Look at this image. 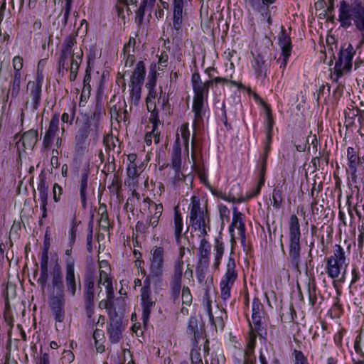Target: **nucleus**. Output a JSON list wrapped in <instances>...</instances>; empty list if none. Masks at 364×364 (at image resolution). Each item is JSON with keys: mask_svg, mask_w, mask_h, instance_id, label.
Listing matches in <instances>:
<instances>
[{"mask_svg": "<svg viewBox=\"0 0 364 364\" xmlns=\"http://www.w3.org/2000/svg\"><path fill=\"white\" fill-rule=\"evenodd\" d=\"M96 277L92 273H87L85 277V289L87 292H94Z\"/></svg>", "mask_w": 364, "mask_h": 364, "instance_id": "obj_44", "label": "nucleus"}, {"mask_svg": "<svg viewBox=\"0 0 364 364\" xmlns=\"http://www.w3.org/2000/svg\"><path fill=\"white\" fill-rule=\"evenodd\" d=\"M224 243L223 242V241L220 240L219 238H215L214 245V250L215 251V261L213 263V267L215 269H218L220 264V260L224 254Z\"/></svg>", "mask_w": 364, "mask_h": 364, "instance_id": "obj_31", "label": "nucleus"}, {"mask_svg": "<svg viewBox=\"0 0 364 364\" xmlns=\"http://www.w3.org/2000/svg\"><path fill=\"white\" fill-rule=\"evenodd\" d=\"M191 364H203L200 353L198 350L191 352Z\"/></svg>", "mask_w": 364, "mask_h": 364, "instance_id": "obj_57", "label": "nucleus"}, {"mask_svg": "<svg viewBox=\"0 0 364 364\" xmlns=\"http://www.w3.org/2000/svg\"><path fill=\"white\" fill-rule=\"evenodd\" d=\"M16 295V287L12 284L8 283L3 291V296L5 299L6 305L9 304V299L14 298Z\"/></svg>", "mask_w": 364, "mask_h": 364, "instance_id": "obj_43", "label": "nucleus"}, {"mask_svg": "<svg viewBox=\"0 0 364 364\" xmlns=\"http://www.w3.org/2000/svg\"><path fill=\"white\" fill-rule=\"evenodd\" d=\"M222 198L225 200L231 201L233 203H241L245 200V199L242 197H241V196L237 197L235 196H233L231 193V192L230 193L228 196H222Z\"/></svg>", "mask_w": 364, "mask_h": 364, "instance_id": "obj_64", "label": "nucleus"}, {"mask_svg": "<svg viewBox=\"0 0 364 364\" xmlns=\"http://www.w3.org/2000/svg\"><path fill=\"white\" fill-rule=\"evenodd\" d=\"M338 21L343 29L354 26L360 33L358 47L364 44V2L362 0H341L338 6Z\"/></svg>", "mask_w": 364, "mask_h": 364, "instance_id": "obj_1", "label": "nucleus"}, {"mask_svg": "<svg viewBox=\"0 0 364 364\" xmlns=\"http://www.w3.org/2000/svg\"><path fill=\"white\" fill-rule=\"evenodd\" d=\"M76 114V105L73 104L68 110L61 116V120L63 123L71 125L73 122Z\"/></svg>", "mask_w": 364, "mask_h": 364, "instance_id": "obj_38", "label": "nucleus"}, {"mask_svg": "<svg viewBox=\"0 0 364 364\" xmlns=\"http://www.w3.org/2000/svg\"><path fill=\"white\" fill-rule=\"evenodd\" d=\"M293 354L295 358V364H309L307 358L301 351L295 349Z\"/></svg>", "mask_w": 364, "mask_h": 364, "instance_id": "obj_54", "label": "nucleus"}, {"mask_svg": "<svg viewBox=\"0 0 364 364\" xmlns=\"http://www.w3.org/2000/svg\"><path fill=\"white\" fill-rule=\"evenodd\" d=\"M205 299H206V308H207V312L209 317V320L212 325L215 326V328H218L220 330H223L225 326V322L223 321V318L222 316H217L214 318L213 313H212V309H211V301L210 300L208 297V291L205 293Z\"/></svg>", "mask_w": 364, "mask_h": 364, "instance_id": "obj_28", "label": "nucleus"}, {"mask_svg": "<svg viewBox=\"0 0 364 364\" xmlns=\"http://www.w3.org/2000/svg\"><path fill=\"white\" fill-rule=\"evenodd\" d=\"M149 121L153 124L154 131L158 129V125L160 123L159 112L157 109L150 112Z\"/></svg>", "mask_w": 364, "mask_h": 364, "instance_id": "obj_55", "label": "nucleus"}, {"mask_svg": "<svg viewBox=\"0 0 364 364\" xmlns=\"http://www.w3.org/2000/svg\"><path fill=\"white\" fill-rule=\"evenodd\" d=\"M113 299H108V305L107 308V311L109 316V319L115 318L116 317H121L117 312L116 308L114 305V302L112 301Z\"/></svg>", "mask_w": 364, "mask_h": 364, "instance_id": "obj_52", "label": "nucleus"}, {"mask_svg": "<svg viewBox=\"0 0 364 364\" xmlns=\"http://www.w3.org/2000/svg\"><path fill=\"white\" fill-rule=\"evenodd\" d=\"M190 222L192 228L200 232V237L207 235L210 230L209 216L201 209L200 200L196 196L191 198Z\"/></svg>", "mask_w": 364, "mask_h": 364, "instance_id": "obj_4", "label": "nucleus"}, {"mask_svg": "<svg viewBox=\"0 0 364 364\" xmlns=\"http://www.w3.org/2000/svg\"><path fill=\"white\" fill-rule=\"evenodd\" d=\"M149 277L159 280L164 272V249L162 247H154L150 252Z\"/></svg>", "mask_w": 364, "mask_h": 364, "instance_id": "obj_9", "label": "nucleus"}, {"mask_svg": "<svg viewBox=\"0 0 364 364\" xmlns=\"http://www.w3.org/2000/svg\"><path fill=\"white\" fill-rule=\"evenodd\" d=\"M174 230V235L177 242H179L183 228V223L181 214L178 207L174 208L173 221L171 223Z\"/></svg>", "mask_w": 364, "mask_h": 364, "instance_id": "obj_26", "label": "nucleus"}, {"mask_svg": "<svg viewBox=\"0 0 364 364\" xmlns=\"http://www.w3.org/2000/svg\"><path fill=\"white\" fill-rule=\"evenodd\" d=\"M355 53V50L350 43H346L341 46L334 67L336 80L351 70Z\"/></svg>", "mask_w": 364, "mask_h": 364, "instance_id": "obj_6", "label": "nucleus"}, {"mask_svg": "<svg viewBox=\"0 0 364 364\" xmlns=\"http://www.w3.org/2000/svg\"><path fill=\"white\" fill-rule=\"evenodd\" d=\"M267 168V163L265 161H262L260 164V171H259V181L258 182L257 186L253 190V191L247 195V198H252L257 195H258L260 192L262 186L264 183V175Z\"/></svg>", "mask_w": 364, "mask_h": 364, "instance_id": "obj_30", "label": "nucleus"}, {"mask_svg": "<svg viewBox=\"0 0 364 364\" xmlns=\"http://www.w3.org/2000/svg\"><path fill=\"white\" fill-rule=\"evenodd\" d=\"M279 44L282 49V53H289L291 51V43L289 36H288L284 31L279 37Z\"/></svg>", "mask_w": 364, "mask_h": 364, "instance_id": "obj_34", "label": "nucleus"}, {"mask_svg": "<svg viewBox=\"0 0 364 364\" xmlns=\"http://www.w3.org/2000/svg\"><path fill=\"white\" fill-rule=\"evenodd\" d=\"M186 333L189 336H193L196 341L200 337V333L198 326V320L196 317L191 316L188 319Z\"/></svg>", "mask_w": 364, "mask_h": 364, "instance_id": "obj_33", "label": "nucleus"}, {"mask_svg": "<svg viewBox=\"0 0 364 364\" xmlns=\"http://www.w3.org/2000/svg\"><path fill=\"white\" fill-rule=\"evenodd\" d=\"M21 75H14L13 79L10 82V86L8 91V95H11V96L14 98L16 97L20 92L21 90Z\"/></svg>", "mask_w": 364, "mask_h": 364, "instance_id": "obj_32", "label": "nucleus"}, {"mask_svg": "<svg viewBox=\"0 0 364 364\" xmlns=\"http://www.w3.org/2000/svg\"><path fill=\"white\" fill-rule=\"evenodd\" d=\"M347 158L348 166L350 170V175L353 181L357 178L356 172L358 166L361 164L360 159L358 156L356 151L353 147H348L347 149Z\"/></svg>", "mask_w": 364, "mask_h": 364, "instance_id": "obj_22", "label": "nucleus"}, {"mask_svg": "<svg viewBox=\"0 0 364 364\" xmlns=\"http://www.w3.org/2000/svg\"><path fill=\"white\" fill-rule=\"evenodd\" d=\"M148 0H143L139 7V9L136 11V18L135 21L139 25L141 24L144 19V16L145 14V8L147 6Z\"/></svg>", "mask_w": 364, "mask_h": 364, "instance_id": "obj_45", "label": "nucleus"}, {"mask_svg": "<svg viewBox=\"0 0 364 364\" xmlns=\"http://www.w3.org/2000/svg\"><path fill=\"white\" fill-rule=\"evenodd\" d=\"M291 54L289 53H282L281 57L278 59V63H280L279 68L282 69V73L287 67V62L290 57Z\"/></svg>", "mask_w": 364, "mask_h": 364, "instance_id": "obj_59", "label": "nucleus"}, {"mask_svg": "<svg viewBox=\"0 0 364 364\" xmlns=\"http://www.w3.org/2000/svg\"><path fill=\"white\" fill-rule=\"evenodd\" d=\"M144 201L149 203V210L151 215L152 217H156V218L159 220L163 211L162 204H156L151 201V200L149 198H145Z\"/></svg>", "mask_w": 364, "mask_h": 364, "instance_id": "obj_37", "label": "nucleus"}, {"mask_svg": "<svg viewBox=\"0 0 364 364\" xmlns=\"http://www.w3.org/2000/svg\"><path fill=\"white\" fill-rule=\"evenodd\" d=\"M235 259L230 256L226 266V272L220 284L221 298L223 301H226L230 298L231 288L237 277V272L235 270Z\"/></svg>", "mask_w": 364, "mask_h": 364, "instance_id": "obj_8", "label": "nucleus"}, {"mask_svg": "<svg viewBox=\"0 0 364 364\" xmlns=\"http://www.w3.org/2000/svg\"><path fill=\"white\" fill-rule=\"evenodd\" d=\"M171 297L175 301L178 299L181 289V279L171 278Z\"/></svg>", "mask_w": 364, "mask_h": 364, "instance_id": "obj_39", "label": "nucleus"}, {"mask_svg": "<svg viewBox=\"0 0 364 364\" xmlns=\"http://www.w3.org/2000/svg\"><path fill=\"white\" fill-rule=\"evenodd\" d=\"M191 82L194 93L193 97L207 100L208 96V89L205 84H203L198 73H194L192 75Z\"/></svg>", "mask_w": 364, "mask_h": 364, "instance_id": "obj_20", "label": "nucleus"}, {"mask_svg": "<svg viewBox=\"0 0 364 364\" xmlns=\"http://www.w3.org/2000/svg\"><path fill=\"white\" fill-rule=\"evenodd\" d=\"M232 226L237 228L239 231L245 229V223L242 221V214L240 212H238L236 208L233 211L232 221L230 226V231H231V228Z\"/></svg>", "mask_w": 364, "mask_h": 364, "instance_id": "obj_36", "label": "nucleus"}, {"mask_svg": "<svg viewBox=\"0 0 364 364\" xmlns=\"http://www.w3.org/2000/svg\"><path fill=\"white\" fill-rule=\"evenodd\" d=\"M151 294V289L147 287L141 289L142 319L144 325L149 321L151 311L155 306V301H153Z\"/></svg>", "mask_w": 364, "mask_h": 364, "instance_id": "obj_18", "label": "nucleus"}, {"mask_svg": "<svg viewBox=\"0 0 364 364\" xmlns=\"http://www.w3.org/2000/svg\"><path fill=\"white\" fill-rule=\"evenodd\" d=\"M77 228L73 225L69 231V245L73 246L76 239Z\"/></svg>", "mask_w": 364, "mask_h": 364, "instance_id": "obj_63", "label": "nucleus"}, {"mask_svg": "<svg viewBox=\"0 0 364 364\" xmlns=\"http://www.w3.org/2000/svg\"><path fill=\"white\" fill-rule=\"evenodd\" d=\"M77 50H81V48L77 46L75 36L70 35L66 37L63 43V48L59 58L61 60L62 66L63 65V60L67 62V60H71L75 57Z\"/></svg>", "mask_w": 364, "mask_h": 364, "instance_id": "obj_16", "label": "nucleus"}, {"mask_svg": "<svg viewBox=\"0 0 364 364\" xmlns=\"http://www.w3.org/2000/svg\"><path fill=\"white\" fill-rule=\"evenodd\" d=\"M136 0H119L117 4L116 5V9L117 10L118 16L122 15L121 10L122 9V6H129L136 4Z\"/></svg>", "mask_w": 364, "mask_h": 364, "instance_id": "obj_58", "label": "nucleus"}, {"mask_svg": "<svg viewBox=\"0 0 364 364\" xmlns=\"http://www.w3.org/2000/svg\"><path fill=\"white\" fill-rule=\"evenodd\" d=\"M183 262L181 259H178L174 264V272L172 278L181 279L183 275Z\"/></svg>", "mask_w": 364, "mask_h": 364, "instance_id": "obj_47", "label": "nucleus"}, {"mask_svg": "<svg viewBox=\"0 0 364 364\" xmlns=\"http://www.w3.org/2000/svg\"><path fill=\"white\" fill-rule=\"evenodd\" d=\"M88 176L89 170L85 168L82 169L78 186L80 200L83 206L86 205L87 196L88 193Z\"/></svg>", "mask_w": 364, "mask_h": 364, "instance_id": "obj_23", "label": "nucleus"}, {"mask_svg": "<svg viewBox=\"0 0 364 364\" xmlns=\"http://www.w3.org/2000/svg\"><path fill=\"white\" fill-rule=\"evenodd\" d=\"M74 358L75 355L71 350H68L63 351L62 357L63 362L71 363L74 360Z\"/></svg>", "mask_w": 364, "mask_h": 364, "instance_id": "obj_61", "label": "nucleus"}, {"mask_svg": "<svg viewBox=\"0 0 364 364\" xmlns=\"http://www.w3.org/2000/svg\"><path fill=\"white\" fill-rule=\"evenodd\" d=\"M191 0H173V28L178 34L182 31L183 11Z\"/></svg>", "mask_w": 364, "mask_h": 364, "instance_id": "obj_17", "label": "nucleus"}, {"mask_svg": "<svg viewBox=\"0 0 364 364\" xmlns=\"http://www.w3.org/2000/svg\"><path fill=\"white\" fill-rule=\"evenodd\" d=\"M73 261H68L65 268V287L67 292L71 296H75L77 289H81V283L79 275L75 274V267H73Z\"/></svg>", "mask_w": 364, "mask_h": 364, "instance_id": "obj_11", "label": "nucleus"}, {"mask_svg": "<svg viewBox=\"0 0 364 364\" xmlns=\"http://www.w3.org/2000/svg\"><path fill=\"white\" fill-rule=\"evenodd\" d=\"M124 330L125 326L123 325L122 317L115 316V318L109 319V323L107 326L109 341L113 344L119 343Z\"/></svg>", "mask_w": 364, "mask_h": 364, "instance_id": "obj_15", "label": "nucleus"}, {"mask_svg": "<svg viewBox=\"0 0 364 364\" xmlns=\"http://www.w3.org/2000/svg\"><path fill=\"white\" fill-rule=\"evenodd\" d=\"M48 278V269H41V274L37 282L41 285V289L43 291L46 288Z\"/></svg>", "mask_w": 364, "mask_h": 364, "instance_id": "obj_50", "label": "nucleus"}, {"mask_svg": "<svg viewBox=\"0 0 364 364\" xmlns=\"http://www.w3.org/2000/svg\"><path fill=\"white\" fill-rule=\"evenodd\" d=\"M83 53L82 50H77L75 57L70 60V71L77 72L80 64L82 60Z\"/></svg>", "mask_w": 364, "mask_h": 364, "instance_id": "obj_42", "label": "nucleus"}, {"mask_svg": "<svg viewBox=\"0 0 364 364\" xmlns=\"http://www.w3.org/2000/svg\"><path fill=\"white\" fill-rule=\"evenodd\" d=\"M261 103L264 105V107L266 109V114H267V119H266V129H267V134H272V129H273V118L271 114V109L267 105L265 104V102L262 100L259 99Z\"/></svg>", "mask_w": 364, "mask_h": 364, "instance_id": "obj_40", "label": "nucleus"}, {"mask_svg": "<svg viewBox=\"0 0 364 364\" xmlns=\"http://www.w3.org/2000/svg\"><path fill=\"white\" fill-rule=\"evenodd\" d=\"M53 192L54 200L55 202L59 201L60 196L63 192V188L58 183H55L53 188Z\"/></svg>", "mask_w": 364, "mask_h": 364, "instance_id": "obj_62", "label": "nucleus"}, {"mask_svg": "<svg viewBox=\"0 0 364 364\" xmlns=\"http://www.w3.org/2000/svg\"><path fill=\"white\" fill-rule=\"evenodd\" d=\"M289 257L292 267L299 271L301 262V231L299 219L296 215H291L289 218Z\"/></svg>", "mask_w": 364, "mask_h": 364, "instance_id": "obj_2", "label": "nucleus"}, {"mask_svg": "<svg viewBox=\"0 0 364 364\" xmlns=\"http://www.w3.org/2000/svg\"><path fill=\"white\" fill-rule=\"evenodd\" d=\"M94 128H92V124L90 119H87L82 124L79 126L77 132L75 136V148L77 151H82L86 149V141L90 133L93 134ZM96 139L95 137H94Z\"/></svg>", "mask_w": 364, "mask_h": 364, "instance_id": "obj_13", "label": "nucleus"}, {"mask_svg": "<svg viewBox=\"0 0 364 364\" xmlns=\"http://www.w3.org/2000/svg\"><path fill=\"white\" fill-rule=\"evenodd\" d=\"M65 299L63 294L53 296L50 303V308L55 316L56 321L62 322L65 318Z\"/></svg>", "mask_w": 364, "mask_h": 364, "instance_id": "obj_21", "label": "nucleus"}, {"mask_svg": "<svg viewBox=\"0 0 364 364\" xmlns=\"http://www.w3.org/2000/svg\"><path fill=\"white\" fill-rule=\"evenodd\" d=\"M171 166L173 169L181 168V147L178 142V138L175 141L171 152Z\"/></svg>", "mask_w": 364, "mask_h": 364, "instance_id": "obj_29", "label": "nucleus"}, {"mask_svg": "<svg viewBox=\"0 0 364 364\" xmlns=\"http://www.w3.org/2000/svg\"><path fill=\"white\" fill-rule=\"evenodd\" d=\"M103 114H105V110L103 109L102 102L101 97H97L96 98L95 106L93 111V113L91 116V118L95 120L94 124V131L93 134L95 138H98L99 136V129L100 124L99 121L102 117Z\"/></svg>", "mask_w": 364, "mask_h": 364, "instance_id": "obj_24", "label": "nucleus"}, {"mask_svg": "<svg viewBox=\"0 0 364 364\" xmlns=\"http://www.w3.org/2000/svg\"><path fill=\"white\" fill-rule=\"evenodd\" d=\"M146 75L145 65L143 61H139L130 77L132 100L137 104L141 98V87Z\"/></svg>", "mask_w": 364, "mask_h": 364, "instance_id": "obj_7", "label": "nucleus"}, {"mask_svg": "<svg viewBox=\"0 0 364 364\" xmlns=\"http://www.w3.org/2000/svg\"><path fill=\"white\" fill-rule=\"evenodd\" d=\"M256 358L252 353L245 351L243 364H255Z\"/></svg>", "mask_w": 364, "mask_h": 364, "instance_id": "obj_60", "label": "nucleus"}, {"mask_svg": "<svg viewBox=\"0 0 364 364\" xmlns=\"http://www.w3.org/2000/svg\"><path fill=\"white\" fill-rule=\"evenodd\" d=\"M254 58L252 61V67L257 77L264 79L267 76L270 63L272 60L271 50L268 46H260L256 54L252 53Z\"/></svg>", "mask_w": 364, "mask_h": 364, "instance_id": "obj_5", "label": "nucleus"}, {"mask_svg": "<svg viewBox=\"0 0 364 364\" xmlns=\"http://www.w3.org/2000/svg\"><path fill=\"white\" fill-rule=\"evenodd\" d=\"M211 245L208 241L203 237L200 241L198 256L210 257Z\"/></svg>", "mask_w": 364, "mask_h": 364, "instance_id": "obj_41", "label": "nucleus"}, {"mask_svg": "<svg viewBox=\"0 0 364 364\" xmlns=\"http://www.w3.org/2000/svg\"><path fill=\"white\" fill-rule=\"evenodd\" d=\"M205 99L193 98L192 110L194 112L195 121L193 127H195L196 122L203 120V117L205 115V109L204 107Z\"/></svg>", "mask_w": 364, "mask_h": 364, "instance_id": "obj_27", "label": "nucleus"}, {"mask_svg": "<svg viewBox=\"0 0 364 364\" xmlns=\"http://www.w3.org/2000/svg\"><path fill=\"white\" fill-rule=\"evenodd\" d=\"M181 299L183 304L190 306L192 303V295L188 287H183L182 289Z\"/></svg>", "mask_w": 364, "mask_h": 364, "instance_id": "obj_48", "label": "nucleus"}, {"mask_svg": "<svg viewBox=\"0 0 364 364\" xmlns=\"http://www.w3.org/2000/svg\"><path fill=\"white\" fill-rule=\"evenodd\" d=\"M48 186L47 185L46 180L44 178H41L40 183L38 185L40 199L48 200Z\"/></svg>", "mask_w": 364, "mask_h": 364, "instance_id": "obj_46", "label": "nucleus"}, {"mask_svg": "<svg viewBox=\"0 0 364 364\" xmlns=\"http://www.w3.org/2000/svg\"><path fill=\"white\" fill-rule=\"evenodd\" d=\"M282 192V186H275L272 191V205L277 210L281 208V205L284 201Z\"/></svg>", "mask_w": 364, "mask_h": 364, "instance_id": "obj_35", "label": "nucleus"}, {"mask_svg": "<svg viewBox=\"0 0 364 364\" xmlns=\"http://www.w3.org/2000/svg\"><path fill=\"white\" fill-rule=\"evenodd\" d=\"M180 132H181V137L184 141V144L186 146H187L188 145L189 137H190L188 124V123L183 124L180 127Z\"/></svg>", "mask_w": 364, "mask_h": 364, "instance_id": "obj_51", "label": "nucleus"}, {"mask_svg": "<svg viewBox=\"0 0 364 364\" xmlns=\"http://www.w3.org/2000/svg\"><path fill=\"white\" fill-rule=\"evenodd\" d=\"M209 267V257L198 256L196 269L208 270Z\"/></svg>", "mask_w": 364, "mask_h": 364, "instance_id": "obj_56", "label": "nucleus"}, {"mask_svg": "<svg viewBox=\"0 0 364 364\" xmlns=\"http://www.w3.org/2000/svg\"><path fill=\"white\" fill-rule=\"evenodd\" d=\"M263 310V305L258 298H255L252 305V321H250V326L252 331H255L259 336L263 337L267 335L266 331L262 326L261 318Z\"/></svg>", "mask_w": 364, "mask_h": 364, "instance_id": "obj_12", "label": "nucleus"}, {"mask_svg": "<svg viewBox=\"0 0 364 364\" xmlns=\"http://www.w3.org/2000/svg\"><path fill=\"white\" fill-rule=\"evenodd\" d=\"M51 283L54 288H56L60 291V294H63V282L62 277L61 267L59 264L56 263L51 272Z\"/></svg>", "mask_w": 364, "mask_h": 364, "instance_id": "obj_25", "label": "nucleus"}, {"mask_svg": "<svg viewBox=\"0 0 364 364\" xmlns=\"http://www.w3.org/2000/svg\"><path fill=\"white\" fill-rule=\"evenodd\" d=\"M100 228L101 230L106 232H109V230L110 225L109 222L108 214L106 211L101 214L100 219Z\"/></svg>", "mask_w": 364, "mask_h": 364, "instance_id": "obj_49", "label": "nucleus"}, {"mask_svg": "<svg viewBox=\"0 0 364 364\" xmlns=\"http://www.w3.org/2000/svg\"><path fill=\"white\" fill-rule=\"evenodd\" d=\"M43 76L38 75L33 81H29L27 84L26 92L28 94L27 105H30L32 112H36L41 101Z\"/></svg>", "mask_w": 364, "mask_h": 364, "instance_id": "obj_10", "label": "nucleus"}, {"mask_svg": "<svg viewBox=\"0 0 364 364\" xmlns=\"http://www.w3.org/2000/svg\"><path fill=\"white\" fill-rule=\"evenodd\" d=\"M59 115L55 114L53 115L48 130L46 131L43 140V145L44 148L48 149L51 146L56 136L57 132L59 130Z\"/></svg>", "mask_w": 364, "mask_h": 364, "instance_id": "obj_19", "label": "nucleus"}, {"mask_svg": "<svg viewBox=\"0 0 364 364\" xmlns=\"http://www.w3.org/2000/svg\"><path fill=\"white\" fill-rule=\"evenodd\" d=\"M348 265V262L344 249L340 245H335L333 247V255L326 258V274L333 279H338L341 274L344 277Z\"/></svg>", "mask_w": 364, "mask_h": 364, "instance_id": "obj_3", "label": "nucleus"}, {"mask_svg": "<svg viewBox=\"0 0 364 364\" xmlns=\"http://www.w3.org/2000/svg\"><path fill=\"white\" fill-rule=\"evenodd\" d=\"M13 66L14 69V75L17 73L21 75V70L23 68V58L20 56H15L13 59Z\"/></svg>", "mask_w": 364, "mask_h": 364, "instance_id": "obj_53", "label": "nucleus"}, {"mask_svg": "<svg viewBox=\"0 0 364 364\" xmlns=\"http://www.w3.org/2000/svg\"><path fill=\"white\" fill-rule=\"evenodd\" d=\"M38 141L37 130L30 129L25 132L16 141V147L19 155L28 149H33Z\"/></svg>", "mask_w": 364, "mask_h": 364, "instance_id": "obj_14", "label": "nucleus"}]
</instances>
